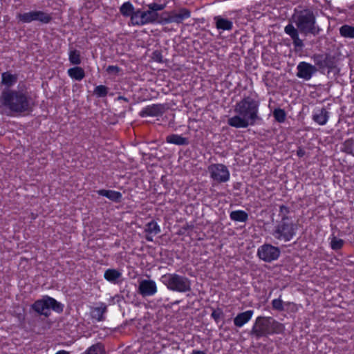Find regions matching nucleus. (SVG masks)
<instances>
[{
    "instance_id": "f257e3e1",
    "label": "nucleus",
    "mask_w": 354,
    "mask_h": 354,
    "mask_svg": "<svg viewBox=\"0 0 354 354\" xmlns=\"http://www.w3.org/2000/svg\"><path fill=\"white\" fill-rule=\"evenodd\" d=\"M0 104L8 115L19 116L32 111L33 101L26 87L4 88L0 95Z\"/></svg>"
},
{
    "instance_id": "4be33fe9",
    "label": "nucleus",
    "mask_w": 354,
    "mask_h": 354,
    "mask_svg": "<svg viewBox=\"0 0 354 354\" xmlns=\"http://www.w3.org/2000/svg\"><path fill=\"white\" fill-rule=\"evenodd\" d=\"M122 277V273L117 269L109 268L104 273V278L106 281L115 284Z\"/></svg>"
},
{
    "instance_id": "c85d7f7f",
    "label": "nucleus",
    "mask_w": 354,
    "mask_h": 354,
    "mask_svg": "<svg viewBox=\"0 0 354 354\" xmlns=\"http://www.w3.org/2000/svg\"><path fill=\"white\" fill-rule=\"evenodd\" d=\"M230 218L233 221L245 223L248 220V214L244 210H234L230 212Z\"/></svg>"
},
{
    "instance_id": "dca6fc26",
    "label": "nucleus",
    "mask_w": 354,
    "mask_h": 354,
    "mask_svg": "<svg viewBox=\"0 0 354 354\" xmlns=\"http://www.w3.org/2000/svg\"><path fill=\"white\" fill-rule=\"evenodd\" d=\"M164 108L162 104H152L144 107L140 113L141 117H158L162 115Z\"/></svg>"
},
{
    "instance_id": "6e6552de",
    "label": "nucleus",
    "mask_w": 354,
    "mask_h": 354,
    "mask_svg": "<svg viewBox=\"0 0 354 354\" xmlns=\"http://www.w3.org/2000/svg\"><path fill=\"white\" fill-rule=\"evenodd\" d=\"M191 17V11L186 8H180L178 12L175 10L164 12L160 15L158 23L162 25L175 23L177 24L183 23L185 19Z\"/></svg>"
},
{
    "instance_id": "ddd939ff",
    "label": "nucleus",
    "mask_w": 354,
    "mask_h": 354,
    "mask_svg": "<svg viewBox=\"0 0 354 354\" xmlns=\"http://www.w3.org/2000/svg\"><path fill=\"white\" fill-rule=\"evenodd\" d=\"M297 76L305 80H309L317 72L315 66L306 62H301L297 66Z\"/></svg>"
},
{
    "instance_id": "37998d69",
    "label": "nucleus",
    "mask_w": 354,
    "mask_h": 354,
    "mask_svg": "<svg viewBox=\"0 0 354 354\" xmlns=\"http://www.w3.org/2000/svg\"><path fill=\"white\" fill-rule=\"evenodd\" d=\"M106 71L109 74H118L121 71V68L118 66L110 65L106 68Z\"/></svg>"
},
{
    "instance_id": "39448f33",
    "label": "nucleus",
    "mask_w": 354,
    "mask_h": 354,
    "mask_svg": "<svg viewBox=\"0 0 354 354\" xmlns=\"http://www.w3.org/2000/svg\"><path fill=\"white\" fill-rule=\"evenodd\" d=\"M31 309L40 315L48 317L50 314V310L57 313H62L64 310V305L55 299L45 295L41 299L36 300L31 305Z\"/></svg>"
},
{
    "instance_id": "7c9ffc66",
    "label": "nucleus",
    "mask_w": 354,
    "mask_h": 354,
    "mask_svg": "<svg viewBox=\"0 0 354 354\" xmlns=\"http://www.w3.org/2000/svg\"><path fill=\"white\" fill-rule=\"evenodd\" d=\"M85 354H106L104 346L101 342H97L88 347Z\"/></svg>"
},
{
    "instance_id": "cd10ccee",
    "label": "nucleus",
    "mask_w": 354,
    "mask_h": 354,
    "mask_svg": "<svg viewBox=\"0 0 354 354\" xmlns=\"http://www.w3.org/2000/svg\"><path fill=\"white\" fill-rule=\"evenodd\" d=\"M120 14L124 17H129L130 21L131 20V17L133 16L136 8L130 1H127L124 2L120 7L119 8Z\"/></svg>"
},
{
    "instance_id": "c03bdc74",
    "label": "nucleus",
    "mask_w": 354,
    "mask_h": 354,
    "mask_svg": "<svg viewBox=\"0 0 354 354\" xmlns=\"http://www.w3.org/2000/svg\"><path fill=\"white\" fill-rule=\"evenodd\" d=\"M305 153V151L301 147H299L297 150V155L299 158L304 157Z\"/></svg>"
},
{
    "instance_id": "5701e85b",
    "label": "nucleus",
    "mask_w": 354,
    "mask_h": 354,
    "mask_svg": "<svg viewBox=\"0 0 354 354\" xmlns=\"http://www.w3.org/2000/svg\"><path fill=\"white\" fill-rule=\"evenodd\" d=\"M67 73L72 80L76 81H82L86 75L84 68L78 66L68 69Z\"/></svg>"
},
{
    "instance_id": "79ce46f5",
    "label": "nucleus",
    "mask_w": 354,
    "mask_h": 354,
    "mask_svg": "<svg viewBox=\"0 0 354 354\" xmlns=\"http://www.w3.org/2000/svg\"><path fill=\"white\" fill-rule=\"evenodd\" d=\"M152 59L154 62L158 63H163V56L160 51L155 50L152 53Z\"/></svg>"
},
{
    "instance_id": "b1692460",
    "label": "nucleus",
    "mask_w": 354,
    "mask_h": 354,
    "mask_svg": "<svg viewBox=\"0 0 354 354\" xmlns=\"http://www.w3.org/2000/svg\"><path fill=\"white\" fill-rule=\"evenodd\" d=\"M166 142L178 146L187 145L189 144V141L187 138L175 133L167 136L166 137Z\"/></svg>"
},
{
    "instance_id": "f03ea898",
    "label": "nucleus",
    "mask_w": 354,
    "mask_h": 354,
    "mask_svg": "<svg viewBox=\"0 0 354 354\" xmlns=\"http://www.w3.org/2000/svg\"><path fill=\"white\" fill-rule=\"evenodd\" d=\"M259 100L254 98L253 95L244 96L236 102L234 106L236 115L228 118V125L236 129L254 125L257 121L261 120L259 116Z\"/></svg>"
},
{
    "instance_id": "aec40b11",
    "label": "nucleus",
    "mask_w": 354,
    "mask_h": 354,
    "mask_svg": "<svg viewBox=\"0 0 354 354\" xmlns=\"http://www.w3.org/2000/svg\"><path fill=\"white\" fill-rule=\"evenodd\" d=\"M254 311L252 310H248L245 312L239 313L234 318V324L238 328L243 327L247 324L252 317Z\"/></svg>"
},
{
    "instance_id": "a211bd4d",
    "label": "nucleus",
    "mask_w": 354,
    "mask_h": 354,
    "mask_svg": "<svg viewBox=\"0 0 354 354\" xmlns=\"http://www.w3.org/2000/svg\"><path fill=\"white\" fill-rule=\"evenodd\" d=\"M144 232L145 233V239L147 241L152 242L153 241V236L160 233L161 229L157 222L153 220L146 224Z\"/></svg>"
},
{
    "instance_id": "6ab92c4d",
    "label": "nucleus",
    "mask_w": 354,
    "mask_h": 354,
    "mask_svg": "<svg viewBox=\"0 0 354 354\" xmlns=\"http://www.w3.org/2000/svg\"><path fill=\"white\" fill-rule=\"evenodd\" d=\"M148 10L147 13L149 16L153 19L155 23H158L160 17L158 13V11L163 10L166 6V3H158L156 2H152L147 5Z\"/></svg>"
},
{
    "instance_id": "72a5a7b5",
    "label": "nucleus",
    "mask_w": 354,
    "mask_h": 354,
    "mask_svg": "<svg viewBox=\"0 0 354 354\" xmlns=\"http://www.w3.org/2000/svg\"><path fill=\"white\" fill-rule=\"evenodd\" d=\"M68 59L71 64L75 66H78L82 62L80 53L76 49L71 50L69 51Z\"/></svg>"
},
{
    "instance_id": "473e14b6",
    "label": "nucleus",
    "mask_w": 354,
    "mask_h": 354,
    "mask_svg": "<svg viewBox=\"0 0 354 354\" xmlns=\"http://www.w3.org/2000/svg\"><path fill=\"white\" fill-rule=\"evenodd\" d=\"M339 34L345 38L354 39V26L344 24L339 28Z\"/></svg>"
},
{
    "instance_id": "c9c22d12",
    "label": "nucleus",
    "mask_w": 354,
    "mask_h": 354,
    "mask_svg": "<svg viewBox=\"0 0 354 354\" xmlns=\"http://www.w3.org/2000/svg\"><path fill=\"white\" fill-rule=\"evenodd\" d=\"M273 117L279 123H283L286 119V113L284 109L281 108H276L273 111Z\"/></svg>"
},
{
    "instance_id": "bb28decb",
    "label": "nucleus",
    "mask_w": 354,
    "mask_h": 354,
    "mask_svg": "<svg viewBox=\"0 0 354 354\" xmlns=\"http://www.w3.org/2000/svg\"><path fill=\"white\" fill-rule=\"evenodd\" d=\"M38 10H32L28 12L19 13L17 16V19L22 23H31L33 21H37Z\"/></svg>"
},
{
    "instance_id": "a18cd8bd",
    "label": "nucleus",
    "mask_w": 354,
    "mask_h": 354,
    "mask_svg": "<svg viewBox=\"0 0 354 354\" xmlns=\"http://www.w3.org/2000/svg\"><path fill=\"white\" fill-rule=\"evenodd\" d=\"M190 354H207L204 351L194 349Z\"/></svg>"
},
{
    "instance_id": "9b49d317",
    "label": "nucleus",
    "mask_w": 354,
    "mask_h": 354,
    "mask_svg": "<svg viewBox=\"0 0 354 354\" xmlns=\"http://www.w3.org/2000/svg\"><path fill=\"white\" fill-rule=\"evenodd\" d=\"M155 24L153 19L147 13V10H142L141 8L135 10L133 16L131 17L129 25L133 26H143L148 24Z\"/></svg>"
},
{
    "instance_id": "c756f323",
    "label": "nucleus",
    "mask_w": 354,
    "mask_h": 354,
    "mask_svg": "<svg viewBox=\"0 0 354 354\" xmlns=\"http://www.w3.org/2000/svg\"><path fill=\"white\" fill-rule=\"evenodd\" d=\"M281 295L279 296V298L277 299H274L272 301V308L273 310H277L279 312H281V311H283L285 310L284 308V306H295V304L293 303V302H283V300L281 299Z\"/></svg>"
},
{
    "instance_id": "49530a36",
    "label": "nucleus",
    "mask_w": 354,
    "mask_h": 354,
    "mask_svg": "<svg viewBox=\"0 0 354 354\" xmlns=\"http://www.w3.org/2000/svg\"><path fill=\"white\" fill-rule=\"evenodd\" d=\"M55 354H70V353H69V352H68L66 351L61 350V351H58Z\"/></svg>"
},
{
    "instance_id": "ea45409f",
    "label": "nucleus",
    "mask_w": 354,
    "mask_h": 354,
    "mask_svg": "<svg viewBox=\"0 0 354 354\" xmlns=\"http://www.w3.org/2000/svg\"><path fill=\"white\" fill-rule=\"evenodd\" d=\"M353 145H354V140H346L344 144V152H346V153L352 155V156H354Z\"/></svg>"
},
{
    "instance_id": "7ed1b4c3",
    "label": "nucleus",
    "mask_w": 354,
    "mask_h": 354,
    "mask_svg": "<svg viewBox=\"0 0 354 354\" xmlns=\"http://www.w3.org/2000/svg\"><path fill=\"white\" fill-rule=\"evenodd\" d=\"M285 327L283 324L279 322L272 317L259 316L256 318L251 330L252 335L257 339L261 337L281 334Z\"/></svg>"
},
{
    "instance_id": "4468645a",
    "label": "nucleus",
    "mask_w": 354,
    "mask_h": 354,
    "mask_svg": "<svg viewBox=\"0 0 354 354\" xmlns=\"http://www.w3.org/2000/svg\"><path fill=\"white\" fill-rule=\"evenodd\" d=\"M284 32L292 39L295 50L297 52L301 51L304 46V44L303 40L299 38V31L292 24H288L285 26Z\"/></svg>"
},
{
    "instance_id": "393cba45",
    "label": "nucleus",
    "mask_w": 354,
    "mask_h": 354,
    "mask_svg": "<svg viewBox=\"0 0 354 354\" xmlns=\"http://www.w3.org/2000/svg\"><path fill=\"white\" fill-rule=\"evenodd\" d=\"M17 82V75L12 74L9 72H3L1 73V84L6 86V88H11Z\"/></svg>"
},
{
    "instance_id": "2eb2a0df",
    "label": "nucleus",
    "mask_w": 354,
    "mask_h": 354,
    "mask_svg": "<svg viewBox=\"0 0 354 354\" xmlns=\"http://www.w3.org/2000/svg\"><path fill=\"white\" fill-rule=\"evenodd\" d=\"M330 118V113L326 108H316L312 114L313 120L319 125L326 124Z\"/></svg>"
},
{
    "instance_id": "e433bc0d",
    "label": "nucleus",
    "mask_w": 354,
    "mask_h": 354,
    "mask_svg": "<svg viewBox=\"0 0 354 354\" xmlns=\"http://www.w3.org/2000/svg\"><path fill=\"white\" fill-rule=\"evenodd\" d=\"M330 248L333 250L337 251L341 250L344 245V241L342 239H338L336 236H333L330 241Z\"/></svg>"
},
{
    "instance_id": "f3484780",
    "label": "nucleus",
    "mask_w": 354,
    "mask_h": 354,
    "mask_svg": "<svg viewBox=\"0 0 354 354\" xmlns=\"http://www.w3.org/2000/svg\"><path fill=\"white\" fill-rule=\"evenodd\" d=\"M139 292L142 296H152L157 292V286L154 281L143 280L139 285Z\"/></svg>"
},
{
    "instance_id": "58836bf2",
    "label": "nucleus",
    "mask_w": 354,
    "mask_h": 354,
    "mask_svg": "<svg viewBox=\"0 0 354 354\" xmlns=\"http://www.w3.org/2000/svg\"><path fill=\"white\" fill-rule=\"evenodd\" d=\"M108 91V87L104 85H99L95 87L93 93L98 97H104L107 95Z\"/></svg>"
},
{
    "instance_id": "20e7f679",
    "label": "nucleus",
    "mask_w": 354,
    "mask_h": 354,
    "mask_svg": "<svg viewBox=\"0 0 354 354\" xmlns=\"http://www.w3.org/2000/svg\"><path fill=\"white\" fill-rule=\"evenodd\" d=\"M297 29L306 35L314 36L319 33V28L316 24V17L311 9L305 8L297 12L295 17Z\"/></svg>"
},
{
    "instance_id": "1a4fd4ad",
    "label": "nucleus",
    "mask_w": 354,
    "mask_h": 354,
    "mask_svg": "<svg viewBox=\"0 0 354 354\" xmlns=\"http://www.w3.org/2000/svg\"><path fill=\"white\" fill-rule=\"evenodd\" d=\"M207 171L213 182L224 183L230 180V170L227 167L223 164L212 163L208 166Z\"/></svg>"
},
{
    "instance_id": "2f4dec72",
    "label": "nucleus",
    "mask_w": 354,
    "mask_h": 354,
    "mask_svg": "<svg viewBox=\"0 0 354 354\" xmlns=\"http://www.w3.org/2000/svg\"><path fill=\"white\" fill-rule=\"evenodd\" d=\"M106 310V306L102 304L100 307H95L92 311V317L97 322H102L104 319V314Z\"/></svg>"
},
{
    "instance_id": "f704fd0d",
    "label": "nucleus",
    "mask_w": 354,
    "mask_h": 354,
    "mask_svg": "<svg viewBox=\"0 0 354 354\" xmlns=\"http://www.w3.org/2000/svg\"><path fill=\"white\" fill-rule=\"evenodd\" d=\"M290 208L285 205H281L279 210V217L281 218L280 221L286 220V221H293L292 218L289 216Z\"/></svg>"
},
{
    "instance_id": "0eeeda50",
    "label": "nucleus",
    "mask_w": 354,
    "mask_h": 354,
    "mask_svg": "<svg viewBox=\"0 0 354 354\" xmlns=\"http://www.w3.org/2000/svg\"><path fill=\"white\" fill-rule=\"evenodd\" d=\"M297 225L294 221H279L272 230V236L277 240L284 242L291 241L296 234Z\"/></svg>"
},
{
    "instance_id": "f8f14e48",
    "label": "nucleus",
    "mask_w": 354,
    "mask_h": 354,
    "mask_svg": "<svg viewBox=\"0 0 354 354\" xmlns=\"http://www.w3.org/2000/svg\"><path fill=\"white\" fill-rule=\"evenodd\" d=\"M315 66L320 70L332 71L336 67L335 58L330 55H315L313 57Z\"/></svg>"
},
{
    "instance_id": "9d476101",
    "label": "nucleus",
    "mask_w": 354,
    "mask_h": 354,
    "mask_svg": "<svg viewBox=\"0 0 354 354\" xmlns=\"http://www.w3.org/2000/svg\"><path fill=\"white\" fill-rule=\"evenodd\" d=\"M280 250L278 247L271 244H263L258 248L259 258L265 262H272L277 260L280 256Z\"/></svg>"
},
{
    "instance_id": "423d86ee",
    "label": "nucleus",
    "mask_w": 354,
    "mask_h": 354,
    "mask_svg": "<svg viewBox=\"0 0 354 354\" xmlns=\"http://www.w3.org/2000/svg\"><path fill=\"white\" fill-rule=\"evenodd\" d=\"M162 283L170 290L186 292L191 290V281L185 276L176 273H168L161 277Z\"/></svg>"
},
{
    "instance_id": "4c0bfd02",
    "label": "nucleus",
    "mask_w": 354,
    "mask_h": 354,
    "mask_svg": "<svg viewBox=\"0 0 354 354\" xmlns=\"http://www.w3.org/2000/svg\"><path fill=\"white\" fill-rule=\"evenodd\" d=\"M53 19L50 14L41 10H38L37 21L42 24H49Z\"/></svg>"
},
{
    "instance_id": "a19ab883",
    "label": "nucleus",
    "mask_w": 354,
    "mask_h": 354,
    "mask_svg": "<svg viewBox=\"0 0 354 354\" xmlns=\"http://www.w3.org/2000/svg\"><path fill=\"white\" fill-rule=\"evenodd\" d=\"M223 315V310L221 308H217L216 310H213L211 314V317L215 321V322L218 323Z\"/></svg>"
},
{
    "instance_id": "412c9836",
    "label": "nucleus",
    "mask_w": 354,
    "mask_h": 354,
    "mask_svg": "<svg viewBox=\"0 0 354 354\" xmlns=\"http://www.w3.org/2000/svg\"><path fill=\"white\" fill-rule=\"evenodd\" d=\"M97 193L98 195L104 196L115 203L120 202L122 198V193L115 190L102 189L97 190Z\"/></svg>"
},
{
    "instance_id": "a878e982",
    "label": "nucleus",
    "mask_w": 354,
    "mask_h": 354,
    "mask_svg": "<svg viewBox=\"0 0 354 354\" xmlns=\"http://www.w3.org/2000/svg\"><path fill=\"white\" fill-rule=\"evenodd\" d=\"M214 19L218 30H230L233 28V23L227 19L223 18L221 16H216Z\"/></svg>"
}]
</instances>
